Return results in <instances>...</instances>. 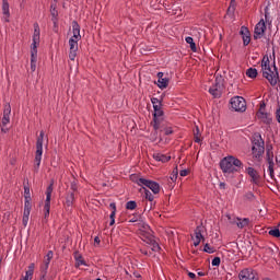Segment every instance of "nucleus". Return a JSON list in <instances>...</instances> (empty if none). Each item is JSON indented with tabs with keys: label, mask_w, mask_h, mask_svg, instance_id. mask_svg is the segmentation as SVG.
Masks as SVG:
<instances>
[{
	"label": "nucleus",
	"mask_w": 280,
	"mask_h": 280,
	"mask_svg": "<svg viewBox=\"0 0 280 280\" xmlns=\"http://www.w3.org/2000/svg\"><path fill=\"white\" fill-rule=\"evenodd\" d=\"M261 70H262V78H266L271 86H277L279 82V71L277 70V66L273 61V68H270V59L268 55H265L261 60Z\"/></svg>",
	"instance_id": "nucleus-1"
},
{
	"label": "nucleus",
	"mask_w": 280,
	"mask_h": 280,
	"mask_svg": "<svg viewBox=\"0 0 280 280\" xmlns=\"http://www.w3.org/2000/svg\"><path fill=\"white\" fill-rule=\"evenodd\" d=\"M220 167L223 174H235V172H240L241 167H244V164L240 159L230 155L221 160Z\"/></svg>",
	"instance_id": "nucleus-2"
},
{
	"label": "nucleus",
	"mask_w": 280,
	"mask_h": 280,
	"mask_svg": "<svg viewBox=\"0 0 280 280\" xmlns=\"http://www.w3.org/2000/svg\"><path fill=\"white\" fill-rule=\"evenodd\" d=\"M264 152H266L264 138H261V133L255 132L253 136L252 154L254 159H261Z\"/></svg>",
	"instance_id": "nucleus-3"
},
{
	"label": "nucleus",
	"mask_w": 280,
	"mask_h": 280,
	"mask_svg": "<svg viewBox=\"0 0 280 280\" xmlns=\"http://www.w3.org/2000/svg\"><path fill=\"white\" fill-rule=\"evenodd\" d=\"M45 141V131H40L36 140V152H35V171L38 172L40 167V161L43 159V143Z\"/></svg>",
	"instance_id": "nucleus-4"
},
{
	"label": "nucleus",
	"mask_w": 280,
	"mask_h": 280,
	"mask_svg": "<svg viewBox=\"0 0 280 280\" xmlns=\"http://www.w3.org/2000/svg\"><path fill=\"white\" fill-rule=\"evenodd\" d=\"M223 91H224V77H222V74H217L214 84L209 89V93L214 98H220L222 97Z\"/></svg>",
	"instance_id": "nucleus-5"
},
{
	"label": "nucleus",
	"mask_w": 280,
	"mask_h": 280,
	"mask_svg": "<svg viewBox=\"0 0 280 280\" xmlns=\"http://www.w3.org/2000/svg\"><path fill=\"white\" fill-rule=\"evenodd\" d=\"M233 110L236 113H245L246 112V100L242 96H234L230 102Z\"/></svg>",
	"instance_id": "nucleus-6"
},
{
	"label": "nucleus",
	"mask_w": 280,
	"mask_h": 280,
	"mask_svg": "<svg viewBox=\"0 0 280 280\" xmlns=\"http://www.w3.org/2000/svg\"><path fill=\"white\" fill-rule=\"evenodd\" d=\"M138 185H143L144 187H148L151 189L153 194H159L161 191V185L154 180L145 179L143 177H140L137 179Z\"/></svg>",
	"instance_id": "nucleus-7"
},
{
	"label": "nucleus",
	"mask_w": 280,
	"mask_h": 280,
	"mask_svg": "<svg viewBox=\"0 0 280 280\" xmlns=\"http://www.w3.org/2000/svg\"><path fill=\"white\" fill-rule=\"evenodd\" d=\"M51 194H54V184H50L46 189V200L44 206V218H49L51 209Z\"/></svg>",
	"instance_id": "nucleus-8"
},
{
	"label": "nucleus",
	"mask_w": 280,
	"mask_h": 280,
	"mask_svg": "<svg viewBox=\"0 0 280 280\" xmlns=\"http://www.w3.org/2000/svg\"><path fill=\"white\" fill-rule=\"evenodd\" d=\"M161 106L162 105H159V106L155 105V107H153L154 108L153 129L155 130V133H156V130H159V128H161V121H162L161 117H163V115H164V112Z\"/></svg>",
	"instance_id": "nucleus-9"
},
{
	"label": "nucleus",
	"mask_w": 280,
	"mask_h": 280,
	"mask_svg": "<svg viewBox=\"0 0 280 280\" xmlns=\"http://www.w3.org/2000/svg\"><path fill=\"white\" fill-rule=\"evenodd\" d=\"M256 115L264 124H272V117L270 114L266 113V103H260V108Z\"/></svg>",
	"instance_id": "nucleus-10"
},
{
	"label": "nucleus",
	"mask_w": 280,
	"mask_h": 280,
	"mask_svg": "<svg viewBox=\"0 0 280 280\" xmlns=\"http://www.w3.org/2000/svg\"><path fill=\"white\" fill-rule=\"evenodd\" d=\"M246 174H248L250 178V183L253 185H257V186L261 185V175H259V172H257V170L249 166L246 168Z\"/></svg>",
	"instance_id": "nucleus-11"
},
{
	"label": "nucleus",
	"mask_w": 280,
	"mask_h": 280,
	"mask_svg": "<svg viewBox=\"0 0 280 280\" xmlns=\"http://www.w3.org/2000/svg\"><path fill=\"white\" fill-rule=\"evenodd\" d=\"M241 280H259V276L253 269H243L238 275Z\"/></svg>",
	"instance_id": "nucleus-12"
},
{
	"label": "nucleus",
	"mask_w": 280,
	"mask_h": 280,
	"mask_svg": "<svg viewBox=\"0 0 280 280\" xmlns=\"http://www.w3.org/2000/svg\"><path fill=\"white\" fill-rule=\"evenodd\" d=\"M38 45H40V26H38V23H35L31 49H38Z\"/></svg>",
	"instance_id": "nucleus-13"
},
{
	"label": "nucleus",
	"mask_w": 280,
	"mask_h": 280,
	"mask_svg": "<svg viewBox=\"0 0 280 280\" xmlns=\"http://www.w3.org/2000/svg\"><path fill=\"white\" fill-rule=\"evenodd\" d=\"M264 34H266V22L264 20H260L254 31V38L257 40L258 38H262Z\"/></svg>",
	"instance_id": "nucleus-14"
},
{
	"label": "nucleus",
	"mask_w": 280,
	"mask_h": 280,
	"mask_svg": "<svg viewBox=\"0 0 280 280\" xmlns=\"http://www.w3.org/2000/svg\"><path fill=\"white\" fill-rule=\"evenodd\" d=\"M78 40L80 39H74V38L69 39V45H70L69 58L71 60H75L78 56Z\"/></svg>",
	"instance_id": "nucleus-15"
},
{
	"label": "nucleus",
	"mask_w": 280,
	"mask_h": 280,
	"mask_svg": "<svg viewBox=\"0 0 280 280\" xmlns=\"http://www.w3.org/2000/svg\"><path fill=\"white\" fill-rule=\"evenodd\" d=\"M240 34L242 36L244 47H248V45H250V31H248V27L242 26Z\"/></svg>",
	"instance_id": "nucleus-16"
},
{
	"label": "nucleus",
	"mask_w": 280,
	"mask_h": 280,
	"mask_svg": "<svg viewBox=\"0 0 280 280\" xmlns=\"http://www.w3.org/2000/svg\"><path fill=\"white\" fill-rule=\"evenodd\" d=\"M138 234L141 237L142 242H145V244H149V242H152L154 238V235H152V231H138Z\"/></svg>",
	"instance_id": "nucleus-17"
},
{
	"label": "nucleus",
	"mask_w": 280,
	"mask_h": 280,
	"mask_svg": "<svg viewBox=\"0 0 280 280\" xmlns=\"http://www.w3.org/2000/svg\"><path fill=\"white\" fill-rule=\"evenodd\" d=\"M163 75H165L163 72H159L158 73V86L159 89H167L168 84H170V79L167 78H163Z\"/></svg>",
	"instance_id": "nucleus-18"
},
{
	"label": "nucleus",
	"mask_w": 280,
	"mask_h": 280,
	"mask_svg": "<svg viewBox=\"0 0 280 280\" xmlns=\"http://www.w3.org/2000/svg\"><path fill=\"white\" fill-rule=\"evenodd\" d=\"M38 60V49L31 48V71H36V61Z\"/></svg>",
	"instance_id": "nucleus-19"
},
{
	"label": "nucleus",
	"mask_w": 280,
	"mask_h": 280,
	"mask_svg": "<svg viewBox=\"0 0 280 280\" xmlns=\"http://www.w3.org/2000/svg\"><path fill=\"white\" fill-rule=\"evenodd\" d=\"M72 33L73 36L71 38H74L77 40H80L82 36L80 35V24H78V21L72 22Z\"/></svg>",
	"instance_id": "nucleus-20"
},
{
	"label": "nucleus",
	"mask_w": 280,
	"mask_h": 280,
	"mask_svg": "<svg viewBox=\"0 0 280 280\" xmlns=\"http://www.w3.org/2000/svg\"><path fill=\"white\" fill-rule=\"evenodd\" d=\"M74 259H75V268H80V266H86V260H84V257H82V254L80 252H74Z\"/></svg>",
	"instance_id": "nucleus-21"
},
{
	"label": "nucleus",
	"mask_w": 280,
	"mask_h": 280,
	"mask_svg": "<svg viewBox=\"0 0 280 280\" xmlns=\"http://www.w3.org/2000/svg\"><path fill=\"white\" fill-rule=\"evenodd\" d=\"M153 159H154L155 161L161 162V163H167L168 161L172 160V156L165 155V154H163V153H154V154H153Z\"/></svg>",
	"instance_id": "nucleus-22"
},
{
	"label": "nucleus",
	"mask_w": 280,
	"mask_h": 280,
	"mask_svg": "<svg viewBox=\"0 0 280 280\" xmlns=\"http://www.w3.org/2000/svg\"><path fill=\"white\" fill-rule=\"evenodd\" d=\"M236 226L237 229H246V226H250V219L248 218H237V221H236Z\"/></svg>",
	"instance_id": "nucleus-23"
},
{
	"label": "nucleus",
	"mask_w": 280,
	"mask_h": 280,
	"mask_svg": "<svg viewBox=\"0 0 280 280\" xmlns=\"http://www.w3.org/2000/svg\"><path fill=\"white\" fill-rule=\"evenodd\" d=\"M73 202H75V192H68L66 196L67 207H73Z\"/></svg>",
	"instance_id": "nucleus-24"
},
{
	"label": "nucleus",
	"mask_w": 280,
	"mask_h": 280,
	"mask_svg": "<svg viewBox=\"0 0 280 280\" xmlns=\"http://www.w3.org/2000/svg\"><path fill=\"white\" fill-rule=\"evenodd\" d=\"M202 231H205V226L198 225L195 230V237L196 240H201L205 242V236L202 235Z\"/></svg>",
	"instance_id": "nucleus-25"
},
{
	"label": "nucleus",
	"mask_w": 280,
	"mask_h": 280,
	"mask_svg": "<svg viewBox=\"0 0 280 280\" xmlns=\"http://www.w3.org/2000/svg\"><path fill=\"white\" fill-rule=\"evenodd\" d=\"M2 13L7 19H10V3L8 0H2Z\"/></svg>",
	"instance_id": "nucleus-26"
},
{
	"label": "nucleus",
	"mask_w": 280,
	"mask_h": 280,
	"mask_svg": "<svg viewBox=\"0 0 280 280\" xmlns=\"http://www.w3.org/2000/svg\"><path fill=\"white\" fill-rule=\"evenodd\" d=\"M24 213H32V197H26L24 201Z\"/></svg>",
	"instance_id": "nucleus-27"
},
{
	"label": "nucleus",
	"mask_w": 280,
	"mask_h": 280,
	"mask_svg": "<svg viewBox=\"0 0 280 280\" xmlns=\"http://www.w3.org/2000/svg\"><path fill=\"white\" fill-rule=\"evenodd\" d=\"M270 178H275V160H267Z\"/></svg>",
	"instance_id": "nucleus-28"
},
{
	"label": "nucleus",
	"mask_w": 280,
	"mask_h": 280,
	"mask_svg": "<svg viewBox=\"0 0 280 280\" xmlns=\"http://www.w3.org/2000/svg\"><path fill=\"white\" fill-rule=\"evenodd\" d=\"M246 75H247V78H252V80H255V78H257V75H258L257 69L248 68L246 70Z\"/></svg>",
	"instance_id": "nucleus-29"
},
{
	"label": "nucleus",
	"mask_w": 280,
	"mask_h": 280,
	"mask_svg": "<svg viewBox=\"0 0 280 280\" xmlns=\"http://www.w3.org/2000/svg\"><path fill=\"white\" fill-rule=\"evenodd\" d=\"M186 43L190 45L191 51L196 52L198 51V48L196 47V43L194 42V37H186Z\"/></svg>",
	"instance_id": "nucleus-30"
},
{
	"label": "nucleus",
	"mask_w": 280,
	"mask_h": 280,
	"mask_svg": "<svg viewBox=\"0 0 280 280\" xmlns=\"http://www.w3.org/2000/svg\"><path fill=\"white\" fill-rule=\"evenodd\" d=\"M50 14H51V21L58 20V9H56V4L50 5Z\"/></svg>",
	"instance_id": "nucleus-31"
},
{
	"label": "nucleus",
	"mask_w": 280,
	"mask_h": 280,
	"mask_svg": "<svg viewBox=\"0 0 280 280\" xmlns=\"http://www.w3.org/2000/svg\"><path fill=\"white\" fill-rule=\"evenodd\" d=\"M148 244L152 246L151 249L153 250V253H159V250H161V246L159 245V243H156L154 238Z\"/></svg>",
	"instance_id": "nucleus-32"
},
{
	"label": "nucleus",
	"mask_w": 280,
	"mask_h": 280,
	"mask_svg": "<svg viewBox=\"0 0 280 280\" xmlns=\"http://www.w3.org/2000/svg\"><path fill=\"white\" fill-rule=\"evenodd\" d=\"M275 160V153L272 152V147H267L266 150V161Z\"/></svg>",
	"instance_id": "nucleus-33"
},
{
	"label": "nucleus",
	"mask_w": 280,
	"mask_h": 280,
	"mask_svg": "<svg viewBox=\"0 0 280 280\" xmlns=\"http://www.w3.org/2000/svg\"><path fill=\"white\" fill-rule=\"evenodd\" d=\"M194 141L195 143H200L201 139H200V128L196 127V129L194 130Z\"/></svg>",
	"instance_id": "nucleus-34"
},
{
	"label": "nucleus",
	"mask_w": 280,
	"mask_h": 280,
	"mask_svg": "<svg viewBox=\"0 0 280 280\" xmlns=\"http://www.w3.org/2000/svg\"><path fill=\"white\" fill-rule=\"evenodd\" d=\"M144 198L149 200V202H154V195L151 194L150 190L144 188Z\"/></svg>",
	"instance_id": "nucleus-35"
},
{
	"label": "nucleus",
	"mask_w": 280,
	"mask_h": 280,
	"mask_svg": "<svg viewBox=\"0 0 280 280\" xmlns=\"http://www.w3.org/2000/svg\"><path fill=\"white\" fill-rule=\"evenodd\" d=\"M34 268H35V265H34V262H33V264H31V265L28 266V269H27V271H26V273H25V277H28V278L32 279V277H34Z\"/></svg>",
	"instance_id": "nucleus-36"
},
{
	"label": "nucleus",
	"mask_w": 280,
	"mask_h": 280,
	"mask_svg": "<svg viewBox=\"0 0 280 280\" xmlns=\"http://www.w3.org/2000/svg\"><path fill=\"white\" fill-rule=\"evenodd\" d=\"M126 209H128L129 211H135V209H137V201H128L126 203Z\"/></svg>",
	"instance_id": "nucleus-37"
},
{
	"label": "nucleus",
	"mask_w": 280,
	"mask_h": 280,
	"mask_svg": "<svg viewBox=\"0 0 280 280\" xmlns=\"http://www.w3.org/2000/svg\"><path fill=\"white\" fill-rule=\"evenodd\" d=\"M225 218L228 219V222L230 224H237V217H233V215L228 213V214H225Z\"/></svg>",
	"instance_id": "nucleus-38"
},
{
	"label": "nucleus",
	"mask_w": 280,
	"mask_h": 280,
	"mask_svg": "<svg viewBox=\"0 0 280 280\" xmlns=\"http://www.w3.org/2000/svg\"><path fill=\"white\" fill-rule=\"evenodd\" d=\"M269 235H271L272 237H280L279 228H275L273 230H270Z\"/></svg>",
	"instance_id": "nucleus-39"
},
{
	"label": "nucleus",
	"mask_w": 280,
	"mask_h": 280,
	"mask_svg": "<svg viewBox=\"0 0 280 280\" xmlns=\"http://www.w3.org/2000/svg\"><path fill=\"white\" fill-rule=\"evenodd\" d=\"M203 252L205 253H209V255L215 253V250L213 249V247H211V245H209V243H207L203 247Z\"/></svg>",
	"instance_id": "nucleus-40"
},
{
	"label": "nucleus",
	"mask_w": 280,
	"mask_h": 280,
	"mask_svg": "<svg viewBox=\"0 0 280 280\" xmlns=\"http://www.w3.org/2000/svg\"><path fill=\"white\" fill-rule=\"evenodd\" d=\"M27 222H30V212H24L22 223L24 226H27Z\"/></svg>",
	"instance_id": "nucleus-41"
},
{
	"label": "nucleus",
	"mask_w": 280,
	"mask_h": 280,
	"mask_svg": "<svg viewBox=\"0 0 280 280\" xmlns=\"http://www.w3.org/2000/svg\"><path fill=\"white\" fill-rule=\"evenodd\" d=\"M151 103L153 104V108H156V106H163V104L161 103V100L156 97L151 98Z\"/></svg>",
	"instance_id": "nucleus-42"
},
{
	"label": "nucleus",
	"mask_w": 280,
	"mask_h": 280,
	"mask_svg": "<svg viewBox=\"0 0 280 280\" xmlns=\"http://www.w3.org/2000/svg\"><path fill=\"white\" fill-rule=\"evenodd\" d=\"M51 262V259H49V258H46L45 260H44V266H42V268H40V270H49V264Z\"/></svg>",
	"instance_id": "nucleus-43"
},
{
	"label": "nucleus",
	"mask_w": 280,
	"mask_h": 280,
	"mask_svg": "<svg viewBox=\"0 0 280 280\" xmlns=\"http://www.w3.org/2000/svg\"><path fill=\"white\" fill-rule=\"evenodd\" d=\"M70 189L73 194H75V191H78V183L75 180L71 182Z\"/></svg>",
	"instance_id": "nucleus-44"
},
{
	"label": "nucleus",
	"mask_w": 280,
	"mask_h": 280,
	"mask_svg": "<svg viewBox=\"0 0 280 280\" xmlns=\"http://www.w3.org/2000/svg\"><path fill=\"white\" fill-rule=\"evenodd\" d=\"M27 198H32V195H30V187L24 186V200H27Z\"/></svg>",
	"instance_id": "nucleus-45"
},
{
	"label": "nucleus",
	"mask_w": 280,
	"mask_h": 280,
	"mask_svg": "<svg viewBox=\"0 0 280 280\" xmlns=\"http://www.w3.org/2000/svg\"><path fill=\"white\" fill-rule=\"evenodd\" d=\"M8 124H10V116L3 115L2 126H8Z\"/></svg>",
	"instance_id": "nucleus-46"
},
{
	"label": "nucleus",
	"mask_w": 280,
	"mask_h": 280,
	"mask_svg": "<svg viewBox=\"0 0 280 280\" xmlns=\"http://www.w3.org/2000/svg\"><path fill=\"white\" fill-rule=\"evenodd\" d=\"M10 113H12V107L10 105H5L3 115L10 116Z\"/></svg>",
	"instance_id": "nucleus-47"
},
{
	"label": "nucleus",
	"mask_w": 280,
	"mask_h": 280,
	"mask_svg": "<svg viewBox=\"0 0 280 280\" xmlns=\"http://www.w3.org/2000/svg\"><path fill=\"white\" fill-rule=\"evenodd\" d=\"M176 178H178V167H176L174 171H173V174L171 176V180H176Z\"/></svg>",
	"instance_id": "nucleus-48"
},
{
	"label": "nucleus",
	"mask_w": 280,
	"mask_h": 280,
	"mask_svg": "<svg viewBox=\"0 0 280 280\" xmlns=\"http://www.w3.org/2000/svg\"><path fill=\"white\" fill-rule=\"evenodd\" d=\"M164 135L167 137L170 135H174V130H172V127L164 128Z\"/></svg>",
	"instance_id": "nucleus-49"
},
{
	"label": "nucleus",
	"mask_w": 280,
	"mask_h": 280,
	"mask_svg": "<svg viewBox=\"0 0 280 280\" xmlns=\"http://www.w3.org/2000/svg\"><path fill=\"white\" fill-rule=\"evenodd\" d=\"M221 261L220 257H214L212 259V266H220Z\"/></svg>",
	"instance_id": "nucleus-50"
},
{
	"label": "nucleus",
	"mask_w": 280,
	"mask_h": 280,
	"mask_svg": "<svg viewBox=\"0 0 280 280\" xmlns=\"http://www.w3.org/2000/svg\"><path fill=\"white\" fill-rule=\"evenodd\" d=\"M117 212H113L110 213L109 218H110V222H109V226H113V224H115V215Z\"/></svg>",
	"instance_id": "nucleus-51"
},
{
	"label": "nucleus",
	"mask_w": 280,
	"mask_h": 280,
	"mask_svg": "<svg viewBox=\"0 0 280 280\" xmlns=\"http://www.w3.org/2000/svg\"><path fill=\"white\" fill-rule=\"evenodd\" d=\"M231 10H232V12H235V0H231V2H230V7H229L228 11L231 12Z\"/></svg>",
	"instance_id": "nucleus-52"
},
{
	"label": "nucleus",
	"mask_w": 280,
	"mask_h": 280,
	"mask_svg": "<svg viewBox=\"0 0 280 280\" xmlns=\"http://www.w3.org/2000/svg\"><path fill=\"white\" fill-rule=\"evenodd\" d=\"M245 198H246L247 200H255V194H253L252 191H249V192H247V194L245 195Z\"/></svg>",
	"instance_id": "nucleus-53"
},
{
	"label": "nucleus",
	"mask_w": 280,
	"mask_h": 280,
	"mask_svg": "<svg viewBox=\"0 0 280 280\" xmlns=\"http://www.w3.org/2000/svg\"><path fill=\"white\" fill-rule=\"evenodd\" d=\"M154 205H156V202L150 201V203L145 206L144 211H152V207H154Z\"/></svg>",
	"instance_id": "nucleus-54"
},
{
	"label": "nucleus",
	"mask_w": 280,
	"mask_h": 280,
	"mask_svg": "<svg viewBox=\"0 0 280 280\" xmlns=\"http://www.w3.org/2000/svg\"><path fill=\"white\" fill-rule=\"evenodd\" d=\"M45 277H47V270L40 269V278H39V280H45Z\"/></svg>",
	"instance_id": "nucleus-55"
},
{
	"label": "nucleus",
	"mask_w": 280,
	"mask_h": 280,
	"mask_svg": "<svg viewBox=\"0 0 280 280\" xmlns=\"http://www.w3.org/2000/svg\"><path fill=\"white\" fill-rule=\"evenodd\" d=\"M138 231H152V229H150V225L148 224H142V228L139 229Z\"/></svg>",
	"instance_id": "nucleus-56"
},
{
	"label": "nucleus",
	"mask_w": 280,
	"mask_h": 280,
	"mask_svg": "<svg viewBox=\"0 0 280 280\" xmlns=\"http://www.w3.org/2000/svg\"><path fill=\"white\" fill-rule=\"evenodd\" d=\"M52 23H54V32L56 33V34H58V20H56V21H52Z\"/></svg>",
	"instance_id": "nucleus-57"
},
{
	"label": "nucleus",
	"mask_w": 280,
	"mask_h": 280,
	"mask_svg": "<svg viewBox=\"0 0 280 280\" xmlns=\"http://www.w3.org/2000/svg\"><path fill=\"white\" fill-rule=\"evenodd\" d=\"M46 259H54V252L49 250L46 255Z\"/></svg>",
	"instance_id": "nucleus-58"
},
{
	"label": "nucleus",
	"mask_w": 280,
	"mask_h": 280,
	"mask_svg": "<svg viewBox=\"0 0 280 280\" xmlns=\"http://www.w3.org/2000/svg\"><path fill=\"white\" fill-rule=\"evenodd\" d=\"M188 174H189V171H188V170H182V171L179 172V175H180V176H188Z\"/></svg>",
	"instance_id": "nucleus-59"
},
{
	"label": "nucleus",
	"mask_w": 280,
	"mask_h": 280,
	"mask_svg": "<svg viewBox=\"0 0 280 280\" xmlns=\"http://www.w3.org/2000/svg\"><path fill=\"white\" fill-rule=\"evenodd\" d=\"M276 119H277L278 124H280V108H278L276 112Z\"/></svg>",
	"instance_id": "nucleus-60"
},
{
	"label": "nucleus",
	"mask_w": 280,
	"mask_h": 280,
	"mask_svg": "<svg viewBox=\"0 0 280 280\" xmlns=\"http://www.w3.org/2000/svg\"><path fill=\"white\" fill-rule=\"evenodd\" d=\"M109 207L113 209V212H117V205H115V202H112Z\"/></svg>",
	"instance_id": "nucleus-61"
},
{
	"label": "nucleus",
	"mask_w": 280,
	"mask_h": 280,
	"mask_svg": "<svg viewBox=\"0 0 280 280\" xmlns=\"http://www.w3.org/2000/svg\"><path fill=\"white\" fill-rule=\"evenodd\" d=\"M276 165H278V167H280V155L276 156Z\"/></svg>",
	"instance_id": "nucleus-62"
},
{
	"label": "nucleus",
	"mask_w": 280,
	"mask_h": 280,
	"mask_svg": "<svg viewBox=\"0 0 280 280\" xmlns=\"http://www.w3.org/2000/svg\"><path fill=\"white\" fill-rule=\"evenodd\" d=\"M100 242H101L100 236H95V238H94V244L100 245Z\"/></svg>",
	"instance_id": "nucleus-63"
},
{
	"label": "nucleus",
	"mask_w": 280,
	"mask_h": 280,
	"mask_svg": "<svg viewBox=\"0 0 280 280\" xmlns=\"http://www.w3.org/2000/svg\"><path fill=\"white\" fill-rule=\"evenodd\" d=\"M188 277H189L190 279H196V273H194V272H188Z\"/></svg>",
	"instance_id": "nucleus-64"
}]
</instances>
